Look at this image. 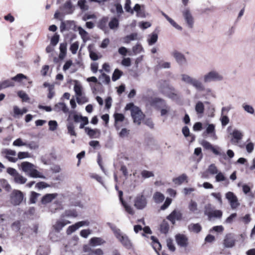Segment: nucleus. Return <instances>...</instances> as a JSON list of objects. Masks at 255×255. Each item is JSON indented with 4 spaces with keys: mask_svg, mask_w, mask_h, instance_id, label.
<instances>
[{
    "mask_svg": "<svg viewBox=\"0 0 255 255\" xmlns=\"http://www.w3.org/2000/svg\"><path fill=\"white\" fill-rule=\"evenodd\" d=\"M2 89H5L8 87H12L15 86V83L12 80V78L9 79H6L3 81L0 82Z\"/></svg>",
    "mask_w": 255,
    "mask_h": 255,
    "instance_id": "nucleus-24",
    "label": "nucleus"
},
{
    "mask_svg": "<svg viewBox=\"0 0 255 255\" xmlns=\"http://www.w3.org/2000/svg\"><path fill=\"white\" fill-rule=\"evenodd\" d=\"M123 72L119 69H116L112 75V79L113 81H116L123 75Z\"/></svg>",
    "mask_w": 255,
    "mask_h": 255,
    "instance_id": "nucleus-35",
    "label": "nucleus"
},
{
    "mask_svg": "<svg viewBox=\"0 0 255 255\" xmlns=\"http://www.w3.org/2000/svg\"><path fill=\"white\" fill-rule=\"evenodd\" d=\"M26 76L23 75V74L19 73L17 74L16 76L12 77V80L13 81L17 82H20L23 79H26Z\"/></svg>",
    "mask_w": 255,
    "mask_h": 255,
    "instance_id": "nucleus-43",
    "label": "nucleus"
},
{
    "mask_svg": "<svg viewBox=\"0 0 255 255\" xmlns=\"http://www.w3.org/2000/svg\"><path fill=\"white\" fill-rule=\"evenodd\" d=\"M189 209L190 211L195 213L197 211V204L196 202L191 200L189 205Z\"/></svg>",
    "mask_w": 255,
    "mask_h": 255,
    "instance_id": "nucleus-55",
    "label": "nucleus"
},
{
    "mask_svg": "<svg viewBox=\"0 0 255 255\" xmlns=\"http://www.w3.org/2000/svg\"><path fill=\"white\" fill-rule=\"evenodd\" d=\"M215 126L213 124H209L207 127L206 132L207 134H213L215 135Z\"/></svg>",
    "mask_w": 255,
    "mask_h": 255,
    "instance_id": "nucleus-58",
    "label": "nucleus"
},
{
    "mask_svg": "<svg viewBox=\"0 0 255 255\" xmlns=\"http://www.w3.org/2000/svg\"><path fill=\"white\" fill-rule=\"evenodd\" d=\"M204 214L210 219L213 218H220L222 216V212L219 210L211 211V205L208 204L205 207Z\"/></svg>",
    "mask_w": 255,
    "mask_h": 255,
    "instance_id": "nucleus-5",
    "label": "nucleus"
},
{
    "mask_svg": "<svg viewBox=\"0 0 255 255\" xmlns=\"http://www.w3.org/2000/svg\"><path fill=\"white\" fill-rule=\"evenodd\" d=\"M147 200L143 194H138L134 200V206L138 210H142L147 205Z\"/></svg>",
    "mask_w": 255,
    "mask_h": 255,
    "instance_id": "nucleus-6",
    "label": "nucleus"
},
{
    "mask_svg": "<svg viewBox=\"0 0 255 255\" xmlns=\"http://www.w3.org/2000/svg\"><path fill=\"white\" fill-rule=\"evenodd\" d=\"M13 146H21L27 145V144L22 141V139L20 138H18L15 140L12 143Z\"/></svg>",
    "mask_w": 255,
    "mask_h": 255,
    "instance_id": "nucleus-61",
    "label": "nucleus"
},
{
    "mask_svg": "<svg viewBox=\"0 0 255 255\" xmlns=\"http://www.w3.org/2000/svg\"><path fill=\"white\" fill-rule=\"evenodd\" d=\"M34 165L27 161H24L21 163V167L22 171L25 173H29L32 169L34 167Z\"/></svg>",
    "mask_w": 255,
    "mask_h": 255,
    "instance_id": "nucleus-22",
    "label": "nucleus"
},
{
    "mask_svg": "<svg viewBox=\"0 0 255 255\" xmlns=\"http://www.w3.org/2000/svg\"><path fill=\"white\" fill-rule=\"evenodd\" d=\"M79 42L78 41H76L71 45L70 47V50L71 51L72 54H75L77 53V50L79 47Z\"/></svg>",
    "mask_w": 255,
    "mask_h": 255,
    "instance_id": "nucleus-51",
    "label": "nucleus"
},
{
    "mask_svg": "<svg viewBox=\"0 0 255 255\" xmlns=\"http://www.w3.org/2000/svg\"><path fill=\"white\" fill-rule=\"evenodd\" d=\"M90 243L93 246H97L103 244L105 242L101 238L94 237L90 240Z\"/></svg>",
    "mask_w": 255,
    "mask_h": 255,
    "instance_id": "nucleus-29",
    "label": "nucleus"
},
{
    "mask_svg": "<svg viewBox=\"0 0 255 255\" xmlns=\"http://www.w3.org/2000/svg\"><path fill=\"white\" fill-rule=\"evenodd\" d=\"M78 216V214L75 210H67L62 215L61 217L64 218L65 217L75 218Z\"/></svg>",
    "mask_w": 255,
    "mask_h": 255,
    "instance_id": "nucleus-26",
    "label": "nucleus"
},
{
    "mask_svg": "<svg viewBox=\"0 0 255 255\" xmlns=\"http://www.w3.org/2000/svg\"><path fill=\"white\" fill-rule=\"evenodd\" d=\"M86 0H79L78 1V5L82 10H87L89 6L86 4Z\"/></svg>",
    "mask_w": 255,
    "mask_h": 255,
    "instance_id": "nucleus-44",
    "label": "nucleus"
},
{
    "mask_svg": "<svg viewBox=\"0 0 255 255\" xmlns=\"http://www.w3.org/2000/svg\"><path fill=\"white\" fill-rule=\"evenodd\" d=\"M60 36L57 33H55L51 37L50 40V44L53 46H56L59 40Z\"/></svg>",
    "mask_w": 255,
    "mask_h": 255,
    "instance_id": "nucleus-42",
    "label": "nucleus"
},
{
    "mask_svg": "<svg viewBox=\"0 0 255 255\" xmlns=\"http://www.w3.org/2000/svg\"><path fill=\"white\" fill-rule=\"evenodd\" d=\"M158 39V35L155 32H153L151 34L148 35L147 42L149 45H152L155 44Z\"/></svg>",
    "mask_w": 255,
    "mask_h": 255,
    "instance_id": "nucleus-27",
    "label": "nucleus"
},
{
    "mask_svg": "<svg viewBox=\"0 0 255 255\" xmlns=\"http://www.w3.org/2000/svg\"><path fill=\"white\" fill-rule=\"evenodd\" d=\"M122 204L127 213L130 215H133L134 214V211L132 207L128 205L125 201L122 203Z\"/></svg>",
    "mask_w": 255,
    "mask_h": 255,
    "instance_id": "nucleus-47",
    "label": "nucleus"
},
{
    "mask_svg": "<svg viewBox=\"0 0 255 255\" xmlns=\"http://www.w3.org/2000/svg\"><path fill=\"white\" fill-rule=\"evenodd\" d=\"M2 153L6 155L5 157L10 162H15L17 160V159L16 158L7 156L8 155L15 156L16 155V152L14 150L9 149H5L2 151Z\"/></svg>",
    "mask_w": 255,
    "mask_h": 255,
    "instance_id": "nucleus-20",
    "label": "nucleus"
},
{
    "mask_svg": "<svg viewBox=\"0 0 255 255\" xmlns=\"http://www.w3.org/2000/svg\"><path fill=\"white\" fill-rule=\"evenodd\" d=\"M150 105L157 110H159L164 107H167V103L165 100L158 97L151 98L150 101Z\"/></svg>",
    "mask_w": 255,
    "mask_h": 255,
    "instance_id": "nucleus-8",
    "label": "nucleus"
},
{
    "mask_svg": "<svg viewBox=\"0 0 255 255\" xmlns=\"http://www.w3.org/2000/svg\"><path fill=\"white\" fill-rule=\"evenodd\" d=\"M18 96L23 101H27L29 100L28 95L23 91H19L17 92Z\"/></svg>",
    "mask_w": 255,
    "mask_h": 255,
    "instance_id": "nucleus-54",
    "label": "nucleus"
},
{
    "mask_svg": "<svg viewBox=\"0 0 255 255\" xmlns=\"http://www.w3.org/2000/svg\"><path fill=\"white\" fill-rule=\"evenodd\" d=\"M182 218V214L181 211L178 209H174L168 216L166 219L171 222V223H175L176 221H180Z\"/></svg>",
    "mask_w": 255,
    "mask_h": 255,
    "instance_id": "nucleus-11",
    "label": "nucleus"
},
{
    "mask_svg": "<svg viewBox=\"0 0 255 255\" xmlns=\"http://www.w3.org/2000/svg\"><path fill=\"white\" fill-rule=\"evenodd\" d=\"M74 91L78 97L82 96V87L80 85L75 84L74 87Z\"/></svg>",
    "mask_w": 255,
    "mask_h": 255,
    "instance_id": "nucleus-62",
    "label": "nucleus"
},
{
    "mask_svg": "<svg viewBox=\"0 0 255 255\" xmlns=\"http://www.w3.org/2000/svg\"><path fill=\"white\" fill-rule=\"evenodd\" d=\"M150 239L152 240L151 246L155 251L157 253L158 251L161 249V245L155 237L151 236Z\"/></svg>",
    "mask_w": 255,
    "mask_h": 255,
    "instance_id": "nucleus-23",
    "label": "nucleus"
},
{
    "mask_svg": "<svg viewBox=\"0 0 255 255\" xmlns=\"http://www.w3.org/2000/svg\"><path fill=\"white\" fill-rule=\"evenodd\" d=\"M67 44L66 42L62 43L60 44L59 58L61 59L63 58L66 55V52H67Z\"/></svg>",
    "mask_w": 255,
    "mask_h": 255,
    "instance_id": "nucleus-28",
    "label": "nucleus"
},
{
    "mask_svg": "<svg viewBox=\"0 0 255 255\" xmlns=\"http://www.w3.org/2000/svg\"><path fill=\"white\" fill-rule=\"evenodd\" d=\"M160 92L164 96H167L172 91H175V88L169 85L160 86L159 89Z\"/></svg>",
    "mask_w": 255,
    "mask_h": 255,
    "instance_id": "nucleus-19",
    "label": "nucleus"
},
{
    "mask_svg": "<svg viewBox=\"0 0 255 255\" xmlns=\"http://www.w3.org/2000/svg\"><path fill=\"white\" fill-rule=\"evenodd\" d=\"M215 179L217 182L224 181H225L226 179L224 174L221 172H218V173H217V175L215 177Z\"/></svg>",
    "mask_w": 255,
    "mask_h": 255,
    "instance_id": "nucleus-59",
    "label": "nucleus"
},
{
    "mask_svg": "<svg viewBox=\"0 0 255 255\" xmlns=\"http://www.w3.org/2000/svg\"><path fill=\"white\" fill-rule=\"evenodd\" d=\"M195 111L197 114H202L204 111V105L201 101H198L195 106Z\"/></svg>",
    "mask_w": 255,
    "mask_h": 255,
    "instance_id": "nucleus-37",
    "label": "nucleus"
},
{
    "mask_svg": "<svg viewBox=\"0 0 255 255\" xmlns=\"http://www.w3.org/2000/svg\"><path fill=\"white\" fill-rule=\"evenodd\" d=\"M14 180L16 183L23 184L26 182L27 179L18 173L14 177Z\"/></svg>",
    "mask_w": 255,
    "mask_h": 255,
    "instance_id": "nucleus-36",
    "label": "nucleus"
},
{
    "mask_svg": "<svg viewBox=\"0 0 255 255\" xmlns=\"http://www.w3.org/2000/svg\"><path fill=\"white\" fill-rule=\"evenodd\" d=\"M181 80L185 83L191 85L198 91H204L205 87L203 83L195 78L192 77L187 74H181Z\"/></svg>",
    "mask_w": 255,
    "mask_h": 255,
    "instance_id": "nucleus-1",
    "label": "nucleus"
},
{
    "mask_svg": "<svg viewBox=\"0 0 255 255\" xmlns=\"http://www.w3.org/2000/svg\"><path fill=\"white\" fill-rule=\"evenodd\" d=\"M187 178V176L186 174H183L181 175L178 176V177L175 178L173 179V182L175 184H177L178 185L181 184L183 183Z\"/></svg>",
    "mask_w": 255,
    "mask_h": 255,
    "instance_id": "nucleus-38",
    "label": "nucleus"
},
{
    "mask_svg": "<svg viewBox=\"0 0 255 255\" xmlns=\"http://www.w3.org/2000/svg\"><path fill=\"white\" fill-rule=\"evenodd\" d=\"M57 196V193L46 194L42 197L41 200V203L43 205H46L50 203L53 200L55 199Z\"/></svg>",
    "mask_w": 255,
    "mask_h": 255,
    "instance_id": "nucleus-15",
    "label": "nucleus"
},
{
    "mask_svg": "<svg viewBox=\"0 0 255 255\" xmlns=\"http://www.w3.org/2000/svg\"><path fill=\"white\" fill-rule=\"evenodd\" d=\"M142 230H143V232L141 233V235L143 237H147V236L145 235V234H152V231H151L150 228L148 226H146L143 228H142V227L139 225H137L134 226V231L136 233H137L139 231Z\"/></svg>",
    "mask_w": 255,
    "mask_h": 255,
    "instance_id": "nucleus-16",
    "label": "nucleus"
},
{
    "mask_svg": "<svg viewBox=\"0 0 255 255\" xmlns=\"http://www.w3.org/2000/svg\"><path fill=\"white\" fill-rule=\"evenodd\" d=\"M40 195V194L37 193L34 191H32L31 192L30 197V202L32 204H34L36 203V199L38 196Z\"/></svg>",
    "mask_w": 255,
    "mask_h": 255,
    "instance_id": "nucleus-50",
    "label": "nucleus"
},
{
    "mask_svg": "<svg viewBox=\"0 0 255 255\" xmlns=\"http://www.w3.org/2000/svg\"><path fill=\"white\" fill-rule=\"evenodd\" d=\"M223 79V77L218 72L215 70H212L203 76V82L208 83L212 81H220Z\"/></svg>",
    "mask_w": 255,
    "mask_h": 255,
    "instance_id": "nucleus-4",
    "label": "nucleus"
},
{
    "mask_svg": "<svg viewBox=\"0 0 255 255\" xmlns=\"http://www.w3.org/2000/svg\"><path fill=\"white\" fill-rule=\"evenodd\" d=\"M153 199L156 203H160L164 201L165 197L162 193L156 192L153 195Z\"/></svg>",
    "mask_w": 255,
    "mask_h": 255,
    "instance_id": "nucleus-25",
    "label": "nucleus"
},
{
    "mask_svg": "<svg viewBox=\"0 0 255 255\" xmlns=\"http://www.w3.org/2000/svg\"><path fill=\"white\" fill-rule=\"evenodd\" d=\"M225 196L232 209H236L240 206V204L238 201V198L233 192L229 191L226 193Z\"/></svg>",
    "mask_w": 255,
    "mask_h": 255,
    "instance_id": "nucleus-9",
    "label": "nucleus"
},
{
    "mask_svg": "<svg viewBox=\"0 0 255 255\" xmlns=\"http://www.w3.org/2000/svg\"><path fill=\"white\" fill-rule=\"evenodd\" d=\"M111 228L119 241L127 248H131L132 244L128 237L126 235H124L120 229L116 228L114 224H113Z\"/></svg>",
    "mask_w": 255,
    "mask_h": 255,
    "instance_id": "nucleus-3",
    "label": "nucleus"
},
{
    "mask_svg": "<svg viewBox=\"0 0 255 255\" xmlns=\"http://www.w3.org/2000/svg\"><path fill=\"white\" fill-rule=\"evenodd\" d=\"M167 246L168 249L171 252H174L175 251V247L174 245L173 241L171 239H167L166 240Z\"/></svg>",
    "mask_w": 255,
    "mask_h": 255,
    "instance_id": "nucleus-46",
    "label": "nucleus"
},
{
    "mask_svg": "<svg viewBox=\"0 0 255 255\" xmlns=\"http://www.w3.org/2000/svg\"><path fill=\"white\" fill-rule=\"evenodd\" d=\"M182 13L188 27L192 28L194 26V19L189 9H185L182 11Z\"/></svg>",
    "mask_w": 255,
    "mask_h": 255,
    "instance_id": "nucleus-7",
    "label": "nucleus"
},
{
    "mask_svg": "<svg viewBox=\"0 0 255 255\" xmlns=\"http://www.w3.org/2000/svg\"><path fill=\"white\" fill-rule=\"evenodd\" d=\"M68 133L71 135L76 136L77 134L74 130V126L73 123H69L67 125Z\"/></svg>",
    "mask_w": 255,
    "mask_h": 255,
    "instance_id": "nucleus-45",
    "label": "nucleus"
},
{
    "mask_svg": "<svg viewBox=\"0 0 255 255\" xmlns=\"http://www.w3.org/2000/svg\"><path fill=\"white\" fill-rule=\"evenodd\" d=\"M130 4L131 0H126L125 4V9L127 12H130V13L133 14V10L131 8Z\"/></svg>",
    "mask_w": 255,
    "mask_h": 255,
    "instance_id": "nucleus-56",
    "label": "nucleus"
},
{
    "mask_svg": "<svg viewBox=\"0 0 255 255\" xmlns=\"http://www.w3.org/2000/svg\"><path fill=\"white\" fill-rule=\"evenodd\" d=\"M141 175L144 178H147L154 176V174L152 171H149L146 170H143L141 173Z\"/></svg>",
    "mask_w": 255,
    "mask_h": 255,
    "instance_id": "nucleus-57",
    "label": "nucleus"
},
{
    "mask_svg": "<svg viewBox=\"0 0 255 255\" xmlns=\"http://www.w3.org/2000/svg\"><path fill=\"white\" fill-rule=\"evenodd\" d=\"M175 240L178 246L186 248L188 245V239L184 235L178 234L175 236Z\"/></svg>",
    "mask_w": 255,
    "mask_h": 255,
    "instance_id": "nucleus-14",
    "label": "nucleus"
},
{
    "mask_svg": "<svg viewBox=\"0 0 255 255\" xmlns=\"http://www.w3.org/2000/svg\"><path fill=\"white\" fill-rule=\"evenodd\" d=\"M208 172L212 175L218 173V170L214 164H211L208 167Z\"/></svg>",
    "mask_w": 255,
    "mask_h": 255,
    "instance_id": "nucleus-53",
    "label": "nucleus"
},
{
    "mask_svg": "<svg viewBox=\"0 0 255 255\" xmlns=\"http://www.w3.org/2000/svg\"><path fill=\"white\" fill-rule=\"evenodd\" d=\"M53 110L57 112H60L62 110L65 113H66L68 112V109L66 104L62 102H59L56 104L54 106Z\"/></svg>",
    "mask_w": 255,
    "mask_h": 255,
    "instance_id": "nucleus-21",
    "label": "nucleus"
},
{
    "mask_svg": "<svg viewBox=\"0 0 255 255\" xmlns=\"http://www.w3.org/2000/svg\"><path fill=\"white\" fill-rule=\"evenodd\" d=\"M119 26V21L116 17H112L109 23V26L111 29L117 28Z\"/></svg>",
    "mask_w": 255,
    "mask_h": 255,
    "instance_id": "nucleus-30",
    "label": "nucleus"
},
{
    "mask_svg": "<svg viewBox=\"0 0 255 255\" xmlns=\"http://www.w3.org/2000/svg\"><path fill=\"white\" fill-rule=\"evenodd\" d=\"M29 176L33 178H45V176L42 175L40 172H39L37 170L34 169L33 168L30 171V172L28 173Z\"/></svg>",
    "mask_w": 255,
    "mask_h": 255,
    "instance_id": "nucleus-31",
    "label": "nucleus"
},
{
    "mask_svg": "<svg viewBox=\"0 0 255 255\" xmlns=\"http://www.w3.org/2000/svg\"><path fill=\"white\" fill-rule=\"evenodd\" d=\"M235 239L232 234H228L224 240V245L226 248H232L234 246Z\"/></svg>",
    "mask_w": 255,
    "mask_h": 255,
    "instance_id": "nucleus-17",
    "label": "nucleus"
},
{
    "mask_svg": "<svg viewBox=\"0 0 255 255\" xmlns=\"http://www.w3.org/2000/svg\"><path fill=\"white\" fill-rule=\"evenodd\" d=\"M114 5L116 7L117 15L120 17L124 13L122 5L120 3H116Z\"/></svg>",
    "mask_w": 255,
    "mask_h": 255,
    "instance_id": "nucleus-49",
    "label": "nucleus"
},
{
    "mask_svg": "<svg viewBox=\"0 0 255 255\" xmlns=\"http://www.w3.org/2000/svg\"><path fill=\"white\" fill-rule=\"evenodd\" d=\"M171 55L175 59L177 63L180 65H183L187 62L185 56L181 52L174 50L171 53Z\"/></svg>",
    "mask_w": 255,
    "mask_h": 255,
    "instance_id": "nucleus-13",
    "label": "nucleus"
},
{
    "mask_svg": "<svg viewBox=\"0 0 255 255\" xmlns=\"http://www.w3.org/2000/svg\"><path fill=\"white\" fill-rule=\"evenodd\" d=\"M63 8L66 10L67 14H71L73 13V5L71 0H68L64 3Z\"/></svg>",
    "mask_w": 255,
    "mask_h": 255,
    "instance_id": "nucleus-32",
    "label": "nucleus"
},
{
    "mask_svg": "<svg viewBox=\"0 0 255 255\" xmlns=\"http://www.w3.org/2000/svg\"><path fill=\"white\" fill-rule=\"evenodd\" d=\"M85 131L87 133V134L90 136V138H94L96 137L95 136L96 133L99 131V130L97 129H92L89 127L85 128Z\"/></svg>",
    "mask_w": 255,
    "mask_h": 255,
    "instance_id": "nucleus-34",
    "label": "nucleus"
},
{
    "mask_svg": "<svg viewBox=\"0 0 255 255\" xmlns=\"http://www.w3.org/2000/svg\"><path fill=\"white\" fill-rule=\"evenodd\" d=\"M188 229L191 232L198 233L201 230V227L200 224H189Z\"/></svg>",
    "mask_w": 255,
    "mask_h": 255,
    "instance_id": "nucleus-33",
    "label": "nucleus"
},
{
    "mask_svg": "<svg viewBox=\"0 0 255 255\" xmlns=\"http://www.w3.org/2000/svg\"><path fill=\"white\" fill-rule=\"evenodd\" d=\"M220 120L223 127L226 126L229 123V118L226 115H223V114H222Z\"/></svg>",
    "mask_w": 255,
    "mask_h": 255,
    "instance_id": "nucleus-60",
    "label": "nucleus"
},
{
    "mask_svg": "<svg viewBox=\"0 0 255 255\" xmlns=\"http://www.w3.org/2000/svg\"><path fill=\"white\" fill-rule=\"evenodd\" d=\"M243 108L244 109V110L247 113L250 114H254L255 110L252 106L247 105L246 104H244L243 105Z\"/></svg>",
    "mask_w": 255,
    "mask_h": 255,
    "instance_id": "nucleus-52",
    "label": "nucleus"
},
{
    "mask_svg": "<svg viewBox=\"0 0 255 255\" xmlns=\"http://www.w3.org/2000/svg\"><path fill=\"white\" fill-rule=\"evenodd\" d=\"M129 133V130L127 129L126 128L122 129L121 131L119 133V136L120 137L124 138L128 136Z\"/></svg>",
    "mask_w": 255,
    "mask_h": 255,
    "instance_id": "nucleus-64",
    "label": "nucleus"
},
{
    "mask_svg": "<svg viewBox=\"0 0 255 255\" xmlns=\"http://www.w3.org/2000/svg\"><path fill=\"white\" fill-rule=\"evenodd\" d=\"M201 144L206 149L211 150L215 155L221 156L224 159H226L227 156L224 152L221 153L219 151L209 142L207 141V140H203L201 142Z\"/></svg>",
    "mask_w": 255,
    "mask_h": 255,
    "instance_id": "nucleus-10",
    "label": "nucleus"
},
{
    "mask_svg": "<svg viewBox=\"0 0 255 255\" xmlns=\"http://www.w3.org/2000/svg\"><path fill=\"white\" fill-rule=\"evenodd\" d=\"M48 125L49 127V129L51 131H54L58 127L57 122L54 120L49 121L48 122Z\"/></svg>",
    "mask_w": 255,
    "mask_h": 255,
    "instance_id": "nucleus-48",
    "label": "nucleus"
},
{
    "mask_svg": "<svg viewBox=\"0 0 255 255\" xmlns=\"http://www.w3.org/2000/svg\"><path fill=\"white\" fill-rule=\"evenodd\" d=\"M100 80L102 83L105 84H109L110 82V77L105 73H102V75L99 77Z\"/></svg>",
    "mask_w": 255,
    "mask_h": 255,
    "instance_id": "nucleus-40",
    "label": "nucleus"
},
{
    "mask_svg": "<svg viewBox=\"0 0 255 255\" xmlns=\"http://www.w3.org/2000/svg\"><path fill=\"white\" fill-rule=\"evenodd\" d=\"M84 225V224H73V225L70 226L67 230V234H71L72 233L77 230L80 227H81Z\"/></svg>",
    "mask_w": 255,
    "mask_h": 255,
    "instance_id": "nucleus-39",
    "label": "nucleus"
},
{
    "mask_svg": "<svg viewBox=\"0 0 255 255\" xmlns=\"http://www.w3.org/2000/svg\"><path fill=\"white\" fill-rule=\"evenodd\" d=\"M231 134L233 136V138L231 139V142L235 143H238L242 139L243 136V133L236 129H234Z\"/></svg>",
    "mask_w": 255,
    "mask_h": 255,
    "instance_id": "nucleus-18",
    "label": "nucleus"
},
{
    "mask_svg": "<svg viewBox=\"0 0 255 255\" xmlns=\"http://www.w3.org/2000/svg\"><path fill=\"white\" fill-rule=\"evenodd\" d=\"M25 200L24 194L20 190L13 189L9 194V201L14 206L20 205Z\"/></svg>",
    "mask_w": 255,
    "mask_h": 255,
    "instance_id": "nucleus-2",
    "label": "nucleus"
},
{
    "mask_svg": "<svg viewBox=\"0 0 255 255\" xmlns=\"http://www.w3.org/2000/svg\"><path fill=\"white\" fill-rule=\"evenodd\" d=\"M131 116L133 120V122L138 125L141 124V120L144 118V115L139 108H136L133 110V113Z\"/></svg>",
    "mask_w": 255,
    "mask_h": 255,
    "instance_id": "nucleus-12",
    "label": "nucleus"
},
{
    "mask_svg": "<svg viewBox=\"0 0 255 255\" xmlns=\"http://www.w3.org/2000/svg\"><path fill=\"white\" fill-rule=\"evenodd\" d=\"M48 187H49V185L43 181L38 182L35 185V187L39 190Z\"/></svg>",
    "mask_w": 255,
    "mask_h": 255,
    "instance_id": "nucleus-63",
    "label": "nucleus"
},
{
    "mask_svg": "<svg viewBox=\"0 0 255 255\" xmlns=\"http://www.w3.org/2000/svg\"><path fill=\"white\" fill-rule=\"evenodd\" d=\"M109 20V18L107 16L103 17L99 21L98 24V27L101 29H104L107 24V23Z\"/></svg>",
    "mask_w": 255,
    "mask_h": 255,
    "instance_id": "nucleus-41",
    "label": "nucleus"
}]
</instances>
